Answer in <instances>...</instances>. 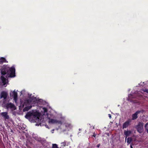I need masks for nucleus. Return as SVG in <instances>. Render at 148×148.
<instances>
[{
  "instance_id": "1",
  "label": "nucleus",
  "mask_w": 148,
  "mask_h": 148,
  "mask_svg": "<svg viewBox=\"0 0 148 148\" xmlns=\"http://www.w3.org/2000/svg\"><path fill=\"white\" fill-rule=\"evenodd\" d=\"M143 123L140 122L136 126L135 128L137 131L140 133H142L143 131Z\"/></svg>"
},
{
  "instance_id": "2",
  "label": "nucleus",
  "mask_w": 148,
  "mask_h": 148,
  "mask_svg": "<svg viewBox=\"0 0 148 148\" xmlns=\"http://www.w3.org/2000/svg\"><path fill=\"white\" fill-rule=\"evenodd\" d=\"M4 106V107H5L7 109L10 108L12 110H15L16 109L14 105L12 103H6V101L5 104H3V105Z\"/></svg>"
},
{
  "instance_id": "3",
  "label": "nucleus",
  "mask_w": 148,
  "mask_h": 148,
  "mask_svg": "<svg viewBox=\"0 0 148 148\" xmlns=\"http://www.w3.org/2000/svg\"><path fill=\"white\" fill-rule=\"evenodd\" d=\"M7 96V93L4 91H3L1 93L0 98H3V103L5 104L6 101V99Z\"/></svg>"
},
{
  "instance_id": "4",
  "label": "nucleus",
  "mask_w": 148,
  "mask_h": 148,
  "mask_svg": "<svg viewBox=\"0 0 148 148\" xmlns=\"http://www.w3.org/2000/svg\"><path fill=\"white\" fill-rule=\"evenodd\" d=\"M10 77H12L15 76V69L14 67L13 66L11 67L10 69Z\"/></svg>"
},
{
  "instance_id": "5",
  "label": "nucleus",
  "mask_w": 148,
  "mask_h": 148,
  "mask_svg": "<svg viewBox=\"0 0 148 148\" xmlns=\"http://www.w3.org/2000/svg\"><path fill=\"white\" fill-rule=\"evenodd\" d=\"M0 114L5 120H8L10 118L9 116L8 115V113L7 112H2L0 113Z\"/></svg>"
},
{
  "instance_id": "6",
  "label": "nucleus",
  "mask_w": 148,
  "mask_h": 148,
  "mask_svg": "<svg viewBox=\"0 0 148 148\" xmlns=\"http://www.w3.org/2000/svg\"><path fill=\"white\" fill-rule=\"evenodd\" d=\"M131 122V119H129L123 123V129L126 128L130 125V123Z\"/></svg>"
},
{
  "instance_id": "7",
  "label": "nucleus",
  "mask_w": 148,
  "mask_h": 148,
  "mask_svg": "<svg viewBox=\"0 0 148 148\" xmlns=\"http://www.w3.org/2000/svg\"><path fill=\"white\" fill-rule=\"evenodd\" d=\"M49 123H50L54 124V123H62V122L60 121H58L56 119H49Z\"/></svg>"
},
{
  "instance_id": "8",
  "label": "nucleus",
  "mask_w": 148,
  "mask_h": 148,
  "mask_svg": "<svg viewBox=\"0 0 148 148\" xmlns=\"http://www.w3.org/2000/svg\"><path fill=\"white\" fill-rule=\"evenodd\" d=\"M141 112V111H137L134 114H133L132 115V120L136 119L138 118V114Z\"/></svg>"
},
{
  "instance_id": "9",
  "label": "nucleus",
  "mask_w": 148,
  "mask_h": 148,
  "mask_svg": "<svg viewBox=\"0 0 148 148\" xmlns=\"http://www.w3.org/2000/svg\"><path fill=\"white\" fill-rule=\"evenodd\" d=\"M33 113V112H28L25 115V117L26 119H28L32 117Z\"/></svg>"
},
{
  "instance_id": "10",
  "label": "nucleus",
  "mask_w": 148,
  "mask_h": 148,
  "mask_svg": "<svg viewBox=\"0 0 148 148\" xmlns=\"http://www.w3.org/2000/svg\"><path fill=\"white\" fill-rule=\"evenodd\" d=\"M131 134V132L130 130L124 131V134L126 136L125 140H126L127 137L128 136Z\"/></svg>"
},
{
  "instance_id": "11",
  "label": "nucleus",
  "mask_w": 148,
  "mask_h": 148,
  "mask_svg": "<svg viewBox=\"0 0 148 148\" xmlns=\"http://www.w3.org/2000/svg\"><path fill=\"white\" fill-rule=\"evenodd\" d=\"M13 93V97L15 101H16L17 99V93L15 91V90L12 92Z\"/></svg>"
},
{
  "instance_id": "12",
  "label": "nucleus",
  "mask_w": 148,
  "mask_h": 148,
  "mask_svg": "<svg viewBox=\"0 0 148 148\" xmlns=\"http://www.w3.org/2000/svg\"><path fill=\"white\" fill-rule=\"evenodd\" d=\"M40 114L38 112H33L32 118H35L36 119H39Z\"/></svg>"
},
{
  "instance_id": "13",
  "label": "nucleus",
  "mask_w": 148,
  "mask_h": 148,
  "mask_svg": "<svg viewBox=\"0 0 148 148\" xmlns=\"http://www.w3.org/2000/svg\"><path fill=\"white\" fill-rule=\"evenodd\" d=\"M32 107V106H29L25 107L23 109V111L24 112L27 111Z\"/></svg>"
},
{
  "instance_id": "14",
  "label": "nucleus",
  "mask_w": 148,
  "mask_h": 148,
  "mask_svg": "<svg viewBox=\"0 0 148 148\" xmlns=\"http://www.w3.org/2000/svg\"><path fill=\"white\" fill-rule=\"evenodd\" d=\"M31 102V100L28 99L25 101L24 104L25 105L30 104Z\"/></svg>"
},
{
  "instance_id": "15",
  "label": "nucleus",
  "mask_w": 148,
  "mask_h": 148,
  "mask_svg": "<svg viewBox=\"0 0 148 148\" xmlns=\"http://www.w3.org/2000/svg\"><path fill=\"white\" fill-rule=\"evenodd\" d=\"M132 141V138L131 137H128L127 139V143H128V145Z\"/></svg>"
},
{
  "instance_id": "16",
  "label": "nucleus",
  "mask_w": 148,
  "mask_h": 148,
  "mask_svg": "<svg viewBox=\"0 0 148 148\" xmlns=\"http://www.w3.org/2000/svg\"><path fill=\"white\" fill-rule=\"evenodd\" d=\"M0 62L1 63L6 62L5 59L3 57L1 58L0 59Z\"/></svg>"
},
{
  "instance_id": "17",
  "label": "nucleus",
  "mask_w": 148,
  "mask_h": 148,
  "mask_svg": "<svg viewBox=\"0 0 148 148\" xmlns=\"http://www.w3.org/2000/svg\"><path fill=\"white\" fill-rule=\"evenodd\" d=\"M52 148H58L56 144H53Z\"/></svg>"
},
{
  "instance_id": "18",
  "label": "nucleus",
  "mask_w": 148,
  "mask_h": 148,
  "mask_svg": "<svg viewBox=\"0 0 148 148\" xmlns=\"http://www.w3.org/2000/svg\"><path fill=\"white\" fill-rule=\"evenodd\" d=\"M1 73L2 75H4L6 74V72L5 70H2L1 71Z\"/></svg>"
},
{
  "instance_id": "19",
  "label": "nucleus",
  "mask_w": 148,
  "mask_h": 148,
  "mask_svg": "<svg viewBox=\"0 0 148 148\" xmlns=\"http://www.w3.org/2000/svg\"><path fill=\"white\" fill-rule=\"evenodd\" d=\"M61 144L62 146H65L66 145V141H64V142L62 143Z\"/></svg>"
},
{
  "instance_id": "20",
  "label": "nucleus",
  "mask_w": 148,
  "mask_h": 148,
  "mask_svg": "<svg viewBox=\"0 0 148 148\" xmlns=\"http://www.w3.org/2000/svg\"><path fill=\"white\" fill-rule=\"evenodd\" d=\"M142 90L148 93V89H143Z\"/></svg>"
},
{
  "instance_id": "21",
  "label": "nucleus",
  "mask_w": 148,
  "mask_h": 148,
  "mask_svg": "<svg viewBox=\"0 0 148 148\" xmlns=\"http://www.w3.org/2000/svg\"><path fill=\"white\" fill-rule=\"evenodd\" d=\"M145 130L148 128V122L145 125Z\"/></svg>"
},
{
  "instance_id": "22",
  "label": "nucleus",
  "mask_w": 148,
  "mask_h": 148,
  "mask_svg": "<svg viewBox=\"0 0 148 148\" xmlns=\"http://www.w3.org/2000/svg\"><path fill=\"white\" fill-rule=\"evenodd\" d=\"M43 109L44 110V112L45 113L47 112V109L45 108H43Z\"/></svg>"
},
{
  "instance_id": "23",
  "label": "nucleus",
  "mask_w": 148,
  "mask_h": 148,
  "mask_svg": "<svg viewBox=\"0 0 148 148\" xmlns=\"http://www.w3.org/2000/svg\"><path fill=\"white\" fill-rule=\"evenodd\" d=\"M1 78L2 80L3 81L5 80V78L3 76H1Z\"/></svg>"
},
{
  "instance_id": "24",
  "label": "nucleus",
  "mask_w": 148,
  "mask_h": 148,
  "mask_svg": "<svg viewBox=\"0 0 148 148\" xmlns=\"http://www.w3.org/2000/svg\"><path fill=\"white\" fill-rule=\"evenodd\" d=\"M100 144H98L97 146V148H99L100 147Z\"/></svg>"
},
{
  "instance_id": "25",
  "label": "nucleus",
  "mask_w": 148,
  "mask_h": 148,
  "mask_svg": "<svg viewBox=\"0 0 148 148\" xmlns=\"http://www.w3.org/2000/svg\"><path fill=\"white\" fill-rule=\"evenodd\" d=\"M108 116H109V117H110V119H111V114H108Z\"/></svg>"
},
{
  "instance_id": "26",
  "label": "nucleus",
  "mask_w": 148,
  "mask_h": 148,
  "mask_svg": "<svg viewBox=\"0 0 148 148\" xmlns=\"http://www.w3.org/2000/svg\"><path fill=\"white\" fill-rule=\"evenodd\" d=\"M96 134H94L93 136H93L95 137L96 136Z\"/></svg>"
},
{
  "instance_id": "27",
  "label": "nucleus",
  "mask_w": 148,
  "mask_h": 148,
  "mask_svg": "<svg viewBox=\"0 0 148 148\" xmlns=\"http://www.w3.org/2000/svg\"><path fill=\"white\" fill-rule=\"evenodd\" d=\"M146 131L147 132V133H148V129L147 128L145 129Z\"/></svg>"
},
{
  "instance_id": "28",
  "label": "nucleus",
  "mask_w": 148,
  "mask_h": 148,
  "mask_svg": "<svg viewBox=\"0 0 148 148\" xmlns=\"http://www.w3.org/2000/svg\"><path fill=\"white\" fill-rule=\"evenodd\" d=\"M130 147L131 148H133V147L131 145H130Z\"/></svg>"
},
{
  "instance_id": "29",
  "label": "nucleus",
  "mask_w": 148,
  "mask_h": 148,
  "mask_svg": "<svg viewBox=\"0 0 148 148\" xmlns=\"http://www.w3.org/2000/svg\"><path fill=\"white\" fill-rule=\"evenodd\" d=\"M79 131H80V130H81V129H79Z\"/></svg>"
},
{
  "instance_id": "30",
  "label": "nucleus",
  "mask_w": 148,
  "mask_h": 148,
  "mask_svg": "<svg viewBox=\"0 0 148 148\" xmlns=\"http://www.w3.org/2000/svg\"><path fill=\"white\" fill-rule=\"evenodd\" d=\"M47 128H49V127H48V126H47Z\"/></svg>"
}]
</instances>
